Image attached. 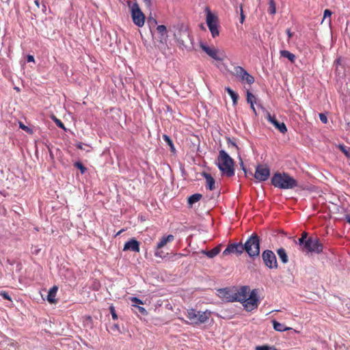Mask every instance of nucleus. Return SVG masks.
Listing matches in <instances>:
<instances>
[{"mask_svg":"<svg viewBox=\"0 0 350 350\" xmlns=\"http://www.w3.org/2000/svg\"><path fill=\"white\" fill-rule=\"evenodd\" d=\"M271 322L273 329L277 332H282L290 329L289 327H286L284 324L280 323L275 319L272 320Z\"/></svg>","mask_w":350,"mask_h":350,"instance_id":"nucleus-25","label":"nucleus"},{"mask_svg":"<svg viewBox=\"0 0 350 350\" xmlns=\"http://www.w3.org/2000/svg\"><path fill=\"white\" fill-rule=\"evenodd\" d=\"M270 176V168L267 165H258L256 167L254 178L258 181H265Z\"/></svg>","mask_w":350,"mask_h":350,"instance_id":"nucleus-11","label":"nucleus"},{"mask_svg":"<svg viewBox=\"0 0 350 350\" xmlns=\"http://www.w3.org/2000/svg\"><path fill=\"white\" fill-rule=\"evenodd\" d=\"M280 55L283 57L287 58L291 63H295L296 57L295 55L287 50L280 51Z\"/></svg>","mask_w":350,"mask_h":350,"instance_id":"nucleus-28","label":"nucleus"},{"mask_svg":"<svg viewBox=\"0 0 350 350\" xmlns=\"http://www.w3.org/2000/svg\"><path fill=\"white\" fill-rule=\"evenodd\" d=\"M220 293L227 301L234 302V301L232 300L234 296V289L224 288L220 290Z\"/></svg>","mask_w":350,"mask_h":350,"instance_id":"nucleus-22","label":"nucleus"},{"mask_svg":"<svg viewBox=\"0 0 350 350\" xmlns=\"http://www.w3.org/2000/svg\"><path fill=\"white\" fill-rule=\"evenodd\" d=\"M203 176L206 179V189H208L210 191H213L215 189V180L213 178V177L211 176V174L208 173L204 172Z\"/></svg>","mask_w":350,"mask_h":350,"instance_id":"nucleus-19","label":"nucleus"},{"mask_svg":"<svg viewBox=\"0 0 350 350\" xmlns=\"http://www.w3.org/2000/svg\"><path fill=\"white\" fill-rule=\"evenodd\" d=\"M131 11L133 23L139 27H142L144 25L145 16L140 10L139 5L134 3L131 6Z\"/></svg>","mask_w":350,"mask_h":350,"instance_id":"nucleus-7","label":"nucleus"},{"mask_svg":"<svg viewBox=\"0 0 350 350\" xmlns=\"http://www.w3.org/2000/svg\"><path fill=\"white\" fill-rule=\"evenodd\" d=\"M109 310L112 317L113 320H117L118 319V314L116 312L115 308L113 305L109 306Z\"/></svg>","mask_w":350,"mask_h":350,"instance_id":"nucleus-40","label":"nucleus"},{"mask_svg":"<svg viewBox=\"0 0 350 350\" xmlns=\"http://www.w3.org/2000/svg\"><path fill=\"white\" fill-rule=\"evenodd\" d=\"M286 34L288 35V38H291L293 36V33L289 29L286 30Z\"/></svg>","mask_w":350,"mask_h":350,"instance_id":"nucleus-55","label":"nucleus"},{"mask_svg":"<svg viewBox=\"0 0 350 350\" xmlns=\"http://www.w3.org/2000/svg\"><path fill=\"white\" fill-rule=\"evenodd\" d=\"M337 147L338 148V149L344 153V154L347 157V158H350V152H349V148H347L345 145H344L343 144H340L337 146Z\"/></svg>","mask_w":350,"mask_h":350,"instance_id":"nucleus-30","label":"nucleus"},{"mask_svg":"<svg viewBox=\"0 0 350 350\" xmlns=\"http://www.w3.org/2000/svg\"><path fill=\"white\" fill-rule=\"evenodd\" d=\"M26 60L27 62H35V59H34L33 55H29V54L27 55Z\"/></svg>","mask_w":350,"mask_h":350,"instance_id":"nucleus-49","label":"nucleus"},{"mask_svg":"<svg viewBox=\"0 0 350 350\" xmlns=\"http://www.w3.org/2000/svg\"><path fill=\"white\" fill-rule=\"evenodd\" d=\"M206 24L213 38L218 36L219 34V31L218 29L217 18V16H214L208 9L206 14Z\"/></svg>","mask_w":350,"mask_h":350,"instance_id":"nucleus-10","label":"nucleus"},{"mask_svg":"<svg viewBox=\"0 0 350 350\" xmlns=\"http://www.w3.org/2000/svg\"><path fill=\"white\" fill-rule=\"evenodd\" d=\"M174 237L172 234H169L167 236H163L159 241L157 243V245L155 247L154 256L159 258H163L164 253L161 249L166 245L167 243L171 242L174 240Z\"/></svg>","mask_w":350,"mask_h":350,"instance_id":"nucleus-14","label":"nucleus"},{"mask_svg":"<svg viewBox=\"0 0 350 350\" xmlns=\"http://www.w3.org/2000/svg\"><path fill=\"white\" fill-rule=\"evenodd\" d=\"M225 91L229 94L230 96L232 103L234 105H237L238 99H239V94L235 92L232 89H231L230 87H226Z\"/></svg>","mask_w":350,"mask_h":350,"instance_id":"nucleus-24","label":"nucleus"},{"mask_svg":"<svg viewBox=\"0 0 350 350\" xmlns=\"http://www.w3.org/2000/svg\"><path fill=\"white\" fill-rule=\"evenodd\" d=\"M133 307L135 308V312L136 314H139L143 316L147 315L148 312L144 307L138 305H133Z\"/></svg>","mask_w":350,"mask_h":350,"instance_id":"nucleus-33","label":"nucleus"},{"mask_svg":"<svg viewBox=\"0 0 350 350\" xmlns=\"http://www.w3.org/2000/svg\"><path fill=\"white\" fill-rule=\"evenodd\" d=\"M220 293L227 301L234 302V301L232 300L234 296V289L224 288L220 290Z\"/></svg>","mask_w":350,"mask_h":350,"instance_id":"nucleus-21","label":"nucleus"},{"mask_svg":"<svg viewBox=\"0 0 350 350\" xmlns=\"http://www.w3.org/2000/svg\"><path fill=\"white\" fill-rule=\"evenodd\" d=\"M57 286H53L49 291L47 295V300L51 304H54L56 302L55 296L57 292Z\"/></svg>","mask_w":350,"mask_h":350,"instance_id":"nucleus-23","label":"nucleus"},{"mask_svg":"<svg viewBox=\"0 0 350 350\" xmlns=\"http://www.w3.org/2000/svg\"><path fill=\"white\" fill-rule=\"evenodd\" d=\"M158 33L159 34V41L162 44H166L167 40V28L164 25H158L157 27Z\"/></svg>","mask_w":350,"mask_h":350,"instance_id":"nucleus-18","label":"nucleus"},{"mask_svg":"<svg viewBox=\"0 0 350 350\" xmlns=\"http://www.w3.org/2000/svg\"><path fill=\"white\" fill-rule=\"evenodd\" d=\"M308 237H308V233L306 232H302L301 238H303L304 240H307Z\"/></svg>","mask_w":350,"mask_h":350,"instance_id":"nucleus-52","label":"nucleus"},{"mask_svg":"<svg viewBox=\"0 0 350 350\" xmlns=\"http://www.w3.org/2000/svg\"><path fill=\"white\" fill-rule=\"evenodd\" d=\"M131 300L132 302L135 304V305L143 304V301L138 297H133Z\"/></svg>","mask_w":350,"mask_h":350,"instance_id":"nucleus-44","label":"nucleus"},{"mask_svg":"<svg viewBox=\"0 0 350 350\" xmlns=\"http://www.w3.org/2000/svg\"><path fill=\"white\" fill-rule=\"evenodd\" d=\"M217 165L222 175L227 177L234 175V160L224 150L219 151Z\"/></svg>","mask_w":350,"mask_h":350,"instance_id":"nucleus-3","label":"nucleus"},{"mask_svg":"<svg viewBox=\"0 0 350 350\" xmlns=\"http://www.w3.org/2000/svg\"><path fill=\"white\" fill-rule=\"evenodd\" d=\"M345 219L346 221L350 224V215H346L345 216Z\"/></svg>","mask_w":350,"mask_h":350,"instance_id":"nucleus-54","label":"nucleus"},{"mask_svg":"<svg viewBox=\"0 0 350 350\" xmlns=\"http://www.w3.org/2000/svg\"><path fill=\"white\" fill-rule=\"evenodd\" d=\"M148 23L150 25H156L157 24V21L152 17H149L148 19Z\"/></svg>","mask_w":350,"mask_h":350,"instance_id":"nucleus-47","label":"nucleus"},{"mask_svg":"<svg viewBox=\"0 0 350 350\" xmlns=\"http://www.w3.org/2000/svg\"><path fill=\"white\" fill-rule=\"evenodd\" d=\"M31 252L33 254L38 255L39 254V252H40V248H39L38 246H37V245H34V246L33 245L31 247Z\"/></svg>","mask_w":350,"mask_h":350,"instance_id":"nucleus-43","label":"nucleus"},{"mask_svg":"<svg viewBox=\"0 0 350 350\" xmlns=\"http://www.w3.org/2000/svg\"><path fill=\"white\" fill-rule=\"evenodd\" d=\"M271 185L280 189H291L298 185L297 181L288 173L275 172L271 178Z\"/></svg>","mask_w":350,"mask_h":350,"instance_id":"nucleus-2","label":"nucleus"},{"mask_svg":"<svg viewBox=\"0 0 350 350\" xmlns=\"http://www.w3.org/2000/svg\"><path fill=\"white\" fill-rule=\"evenodd\" d=\"M250 108L252 110V111L254 112V113L256 116L257 115V112H256V109L254 107V104H251L250 105Z\"/></svg>","mask_w":350,"mask_h":350,"instance_id":"nucleus-53","label":"nucleus"},{"mask_svg":"<svg viewBox=\"0 0 350 350\" xmlns=\"http://www.w3.org/2000/svg\"><path fill=\"white\" fill-rule=\"evenodd\" d=\"M174 36L176 37V41L178 44H179L180 48L184 49L187 48V45L185 44V41L184 40L185 38H187L190 40V42L192 43V38L190 36V34L187 32L186 31H183L180 34V37H177V34H174Z\"/></svg>","mask_w":350,"mask_h":350,"instance_id":"nucleus-17","label":"nucleus"},{"mask_svg":"<svg viewBox=\"0 0 350 350\" xmlns=\"http://www.w3.org/2000/svg\"><path fill=\"white\" fill-rule=\"evenodd\" d=\"M319 117L320 120L323 123L326 124L327 122V118L326 114L321 113L319 114Z\"/></svg>","mask_w":350,"mask_h":350,"instance_id":"nucleus-42","label":"nucleus"},{"mask_svg":"<svg viewBox=\"0 0 350 350\" xmlns=\"http://www.w3.org/2000/svg\"><path fill=\"white\" fill-rule=\"evenodd\" d=\"M221 245H218L211 250H202V253L209 258L215 257L221 252Z\"/></svg>","mask_w":350,"mask_h":350,"instance_id":"nucleus-20","label":"nucleus"},{"mask_svg":"<svg viewBox=\"0 0 350 350\" xmlns=\"http://www.w3.org/2000/svg\"><path fill=\"white\" fill-rule=\"evenodd\" d=\"M249 291L248 286H242L239 289H234L232 300L241 302L244 309L250 312L258 308L259 297L256 289H253L247 297Z\"/></svg>","mask_w":350,"mask_h":350,"instance_id":"nucleus-1","label":"nucleus"},{"mask_svg":"<svg viewBox=\"0 0 350 350\" xmlns=\"http://www.w3.org/2000/svg\"><path fill=\"white\" fill-rule=\"evenodd\" d=\"M0 296H1L4 299L11 301V297L9 293L5 291H2L0 293Z\"/></svg>","mask_w":350,"mask_h":350,"instance_id":"nucleus-41","label":"nucleus"},{"mask_svg":"<svg viewBox=\"0 0 350 350\" xmlns=\"http://www.w3.org/2000/svg\"><path fill=\"white\" fill-rule=\"evenodd\" d=\"M165 142L169 146L171 152L175 154L176 152L174 142L172 139L166 134H163L162 136Z\"/></svg>","mask_w":350,"mask_h":350,"instance_id":"nucleus-27","label":"nucleus"},{"mask_svg":"<svg viewBox=\"0 0 350 350\" xmlns=\"http://www.w3.org/2000/svg\"><path fill=\"white\" fill-rule=\"evenodd\" d=\"M226 140L228 147H234L237 150H239V147L234 141L232 140L230 137H227Z\"/></svg>","mask_w":350,"mask_h":350,"instance_id":"nucleus-39","label":"nucleus"},{"mask_svg":"<svg viewBox=\"0 0 350 350\" xmlns=\"http://www.w3.org/2000/svg\"><path fill=\"white\" fill-rule=\"evenodd\" d=\"M323 245L318 237H309L306 243L304 252L320 254L323 252Z\"/></svg>","mask_w":350,"mask_h":350,"instance_id":"nucleus-6","label":"nucleus"},{"mask_svg":"<svg viewBox=\"0 0 350 350\" xmlns=\"http://www.w3.org/2000/svg\"><path fill=\"white\" fill-rule=\"evenodd\" d=\"M262 259L265 265L269 269H277L278 262L274 252L270 250H265L262 253Z\"/></svg>","mask_w":350,"mask_h":350,"instance_id":"nucleus-9","label":"nucleus"},{"mask_svg":"<svg viewBox=\"0 0 350 350\" xmlns=\"http://www.w3.org/2000/svg\"><path fill=\"white\" fill-rule=\"evenodd\" d=\"M201 49L211 58L217 61H223L224 55L215 48H211L204 43H200Z\"/></svg>","mask_w":350,"mask_h":350,"instance_id":"nucleus-12","label":"nucleus"},{"mask_svg":"<svg viewBox=\"0 0 350 350\" xmlns=\"http://www.w3.org/2000/svg\"><path fill=\"white\" fill-rule=\"evenodd\" d=\"M335 63L336 64H340V58H338L336 61H335Z\"/></svg>","mask_w":350,"mask_h":350,"instance_id":"nucleus-57","label":"nucleus"},{"mask_svg":"<svg viewBox=\"0 0 350 350\" xmlns=\"http://www.w3.org/2000/svg\"><path fill=\"white\" fill-rule=\"evenodd\" d=\"M124 230V229H122L120 230L117 234L116 235H119L120 234H121Z\"/></svg>","mask_w":350,"mask_h":350,"instance_id":"nucleus-58","label":"nucleus"},{"mask_svg":"<svg viewBox=\"0 0 350 350\" xmlns=\"http://www.w3.org/2000/svg\"><path fill=\"white\" fill-rule=\"evenodd\" d=\"M234 75L241 83H246L252 85L254 82V77L248 73V72L242 66H237L234 67Z\"/></svg>","mask_w":350,"mask_h":350,"instance_id":"nucleus-8","label":"nucleus"},{"mask_svg":"<svg viewBox=\"0 0 350 350\" xmlns=\"http://www.w3.org/2000/svg\"><path fill=\"white\" fill-rule=\"evenodd\" d=\"M267 120L271 123L275 129H277L281 133L284 134L287 132V127L284 122L278 121L275 116H272L269 113H267Z\"/></svg>","mask_w":350,"mask_h":350,"instance_id":"nucleus-15","label":"nucleus"},{"mask_svg":"<svg viewBox=\"0 0 350 350\" xmlns=\"http://www.w3.org/2000/svg\"><path fill=\"white\" fill-rule=\"evenodd\" d=\"M244 249L248 256L254 258L260 255V237L256 233H252L244 243Z\"/></svg>","mask_w":350,"mask_h":350,"instance_id":"nucleus-4","label":"nucleus"},{"mask_svg":"<svg viewBox=\"0 0 350 350\" xmlns=\"http://www.w3.org/2000/svg\"><path fill=\"white\" fill-rule=\"evenodd\" d=\"M244 251V244H242L241 243H233L227 245L226 248L224 250L222 255L228 256L231 254H235L237 256H239Z\"/></svg>","mask_w":350,"mask_h":350,"instance_id":"nucleus-13","label":"nucleus"},{"mask_svg":"<svg viewBox=\"0 0 350 350\" xmlns=\"http://www.w3.org/2000/svg\"><path fill=\"white\" fill-rule=\"evenodd\" d=\"M143 1L148 7H150L152 5V0H143Z\"/></svg>","mask_w":350,"mask_h":350,"instance_id":"nucleus-51","label":"nucleus"},{"mask_svg":"<svg viewBox=\"0 0 350 350\" xmlns=\"http://www.w3.org/2000/svg\"><path fill=\"white\" fill-rule=\"evenodd\" d=\"M36 4L38 6V2L37 1H36Z\"/></svg>","mask_w":350,"mask_h":350,"instance_id":"nucleus-59","label":"nucleus"},{"mask_svg":"<svg viewBox=\"0 0 350 350\" xmlns=\"http://www.w3.org/2000/svg\"><path fill=\"white\" fill-rule=\"evenodd\" d=\"M247 102L251 105L256 103V97L249 90L247 91Z\"/></svg>","mask_w":350,"mask_h":350,"instance_id":"nucleus-34","label":"nucleus"},{"mask_svg":"<svg viewBox=\"0 0 350 350\" xmlns=\"http://www.w3.org/2000/svg\"><path fill=\"white\" fill-rule=\"evenodd\" d=\"M111 329L113 331H118V332H120V328H119V325L118 324L113 325V326L111 327Z\"/></svg>","mask_w":350,"mask_h":350,"instance_id":"nucleus-50","label":"nucleus"},{"mask_svg":"<svg viewBox=\"0 0 350 350\" xmlns=\"http://www.w3.org/2000/svg\"><path fill=\"white\" fill-rule=\"evenodd\" d=\"M202 198V195L200 193H194L190 196L188 198V204L190 206H192L196 202L200 201Z\"/></svg>","mask_w":350,"mask_h":350,"instance_id":"nucleus-29","label":"nucleus"},{"mask_svg":"<svg viewBox=\"0 0 350 350\" xmlns=\"http://www.w3.org/2000/svg\"><path fill=\"white\" fill-rule=\"evenodd\" d=\"M240 165H241V167H242V170L245 172L246 170H245V166H244V165H243V161H242V160H241Z\"/></svg>","mask_w":350,"mask_h":350,"instance_id":"nucleus-56","label":"nucleus"},{"mask_svg":"<svg viewBox=\"0 0 350 350\" xmlns=\"http://www.w3.org/2000/svg\"><path fill=\"white\" fill-rule=\"evenodd\" d=\"M269 14L273 15L276 12V5L274 0H269Z\"/></svg>","mask_w":350,"mask_h":350,"instance_id":"nucleus-31","label":"nucleus"},{"mask_svg":"<svg viewBox=\"0 0 350 350\" xmlns=\"http://www.w3.org/2000/svg\"><path fill=\"white\" fill-rule=\"evenodd\" d=\"M53 120H54V122H55L56 125H57L59 128H60V129H63V130L66 131L65 126H64V123H63L60 120H59L58 118H56V117H55V116H54Z\"/></svg>","mask_w":350,"mask_h":350,"instance_id":"nucleus-38","label":"nucleus"},{"mask_svg":"<svg viewBox=\"0 0 350 350\" xmlns=\"http://www.w3.org/2000/svg\"><path fill=\"white\" fill-rule=\"evenodd\" d=\"M332 12L331 10H329L328 9L325 10H324V13H323V21L325 20L327 17L330 18L331 16H332Z\"/></svg>","mask_w":350,"mask_h":350,"instance_id":"nucleus-46","label":"nucleus"},{"mask_svg":"<svg viewBox=\"0 0 350 350\" xmlns=\"http://www.w3.org/2000/svg\"><path fill=\"white\" fill-rule=\"evenodd\" d=\"M140 243L135 238L131 239L126 241L123 247V251H132L133 252H139L140 251Z\"/></svg>","mask_w":350,"mask_h":350,"instance_id":"nucleus-16","label":"nucleus"},{"mask_svg":"<svg viewBox=\"0 0 350 350\" xmlns=\"http://www.w3.org/2000/svg\"><path fill=\"white\" fill-rule=\"evenodd\" d=\"M18 126H19L20 129H21L22 130L25 131L27 133H29V134H32L33 133L32 129H31V128L28 127L27 126L25 125L22 122H18Z\"/></svg>","mask_w":350,"mask_h":350,"instance_id":"nucleus-36","label":"nucleus"},{"mask_svg":"<svg viewBox=\"0 0 350 350\" xmlns=\"http://www.w3.org/2000/svg\"><path fill=\"white\" fill-rule=\"evenodd\" d=\"M211 315L208 310L201 312L196 309L190 308L187 310L186 317L190 321L192 325H200L206 323Z\"/></svg>","mask_w":350,"mask_h":350,"instance_id":"nucleus-5","label":"nucleus"},{"mask_svg":"<svg viewBox=\"0 0 350 350\" xmlns=\"http://www.w3.org/2000/svg\"><path fill=\"white\" fill-rule=\"evenodd\" d=\"M83 146L84 144L82 143V142H78L77 144H76V147L78 148V149H80V150H85V148H83ZM85 146H90L88 144H85Z\"/></svg>","mask_w":350,"mask_h":350,"instance_id":"nucleus-48","label":"nucleus"},{"mask_svg":"<svg viewBox=\"0 0 350 350\" xmlns=\"http://www.w3.org/2000/svg\"><path fill=\"white\" fill-rule=\"evenodd\" d=\"M74 166L80 170L81 174H84L87 172L86 167L81 161L75 162Z\"/></svg>","mask_w":350,"mask_h":350,"instance_id":"nucleus-32","label":"nucleus"},{"mask_svg":"<svg viewBox=\"0 0 350 350\" xmlns=\"http://www.w3.org/2000/svg\"><path fill=\"white\" fill-rule=\"evenodd\" d=\"M307 240L303 239V238H299L297 241L295 240L296 244L299 245L301 247V250L304 252V249L306 247V243Z\"/></svg>","mask_w":350,"mask_h":350,"instance_id":"nucleus-37","label":"nucleus"},{"mask_svg":"<svg viewBox=\"0 0 350 350\" xmlns=\"http://www.w3.org/2000/svg\"><path fill=\"white\" fill-rule=\"evenodd\" d=\"M276 252L282 262L284 264L287 263L288 261V257L286 250L283 247H280L278 249Z\"/></svg>","mask_w":350,"mask_h":350,"instance_id":"nucleus-26","label":"nucleus"},{"mask_svg":"<svg viewBox=\"0 0 350 350\" xmlns=\"http://www.w3.org/2000/svg\"><path fill=\"white\" fill-rule=\"evenodd\" d=\"M255 350H278V349H276L273 346H269L267 345H265L256 346L255 347Z\"/></svg>","mask_w":350,"mask_h":350,"instance_id":"nucleus-35","label":"nucleus"},{"mask_svg":"<svg viewBox=\"0 0 350 350\" xmlns=\"http://www.w3.org/2000/svg\"><path fill=\"white\" fill-rule=\"evenodd\" d=\"M245 15L243 14L242 5H240V23L241 24L243 23V22L245 21Z\"/></svg>","mask_w":350,"mask_h":350,"instance_id":"nucleus-45","label":"nucleus"}]
</instances>
